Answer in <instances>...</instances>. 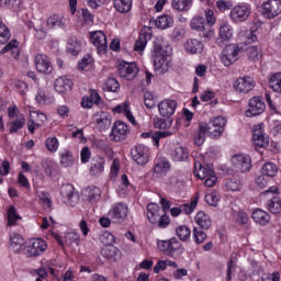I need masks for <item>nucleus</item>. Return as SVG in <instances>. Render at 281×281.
I'll return each mask as SVG.
<instances>
[{"instance_id": "nucleus-21", "label": "nucleus", "mask_w": 281, "mask_h": 281, "mask_svg": "<svg viewBox=\"0 0 281 281\" xmlns=\"http://www.w3.org/2000/svg\"><path fill=\"white\" fill-rule=\"evenodd\" d=\"M53 236L61 247H65V245H80V235L78 233H68L64 238L58 234H54Z\"/></svg>"}, {"instance_id": "nucleus-18", "label": "nucleus", "mask_w": 281, "mask_h": 281, "mask_svg": "<svg viewBox=\"0 0 281 281\" xmlns=\"http://www.w3.org/2000/svg\"><path fill=\"white\" fill-rule=\"evenodd\" d=\"M158 111L161 117H172V115H175V111H177V101L172 99L162 100L158 104Z\"/></svg>"}, {"instance_id": "nucleus-53", "label": "nucleus", "mask_w": 281, "mask_h": 281, "mask_svg": "<svg viewBox=\"0 0 281 281\" xmlns=\"http://www.w3.org/2000/svg\"><path fill=\"white\" fill-rule=\"evenodd\" d=\"M119 251L120 250L117 249V247L110 245V246H104L101 250V254L102 256H104V258H115Z\"/></svg>"}, {"instance_id": "nucleus-19", "label": "nucleus", "mask_w": 281, "mask_h": 281, "mask_svg": "<svg viewBox=\"0 0 281 281\" xmlns=\"http://www.w3.org/2000/svg\"><path fill=\"white\" fill-rule=\"evenodd\" d=\"M128 135V125L122 121H116L112 127L111 136L114 142H124Z\"/></svg>"}, {"instance_id": "nucleus-49", "label": "nucleus", "mask_w": 281, "mask_h": 281, "mask_svg": "<svg viewBox=\"0 0 281 281\" xmlns=\"http://www.w3.org/2000/svg\"><path fill=\"white\" fill-rule=\"evenodd\" d=\"M45 146L49 153H57L60 147V142H58L56 136L48 137L45 142Z\"/></svg>"}, {"instance_id": "nucleus-55", "label": "nucleus", "mask_w": 281, "mask_h": 281, "mask_svg": "<svg viewBox=\"0 0 281 281\" xmlns=\"http://www.w3.org/2000/svg\"><path fill=\"white\" fill-rule=\"evenodd\" d=\"M21 221L19 213H16V209L14 206L9 207L8 210V223L9 225H16V222Z\"/></svg>"}, {"instance_id": "nucleus-44", "label": "nucleus", "mask_w": 281, "mask_h": 281, "mask_svg": "<svg viewBox=\"0 0 281 281\" xmlns=\"http://www.w3.org/2000/svg\"><path fill=\"white\" fill-rule=\"evenodd\" d=\"M60 165L64 168H69L74 166V155L69 149H65L64 151L60 153Z\"/></svg>"}, {"instance_id": "nucleus-32", "label": "nucleus", "mask_w": 281, "mask_h": 281, "mask_svg": "<svg viewBox=\"0 0 281 281\" xmlns=\"http://www.w3.org/2000/svg\"><path fill=\"white\" fill-rule=\"evenodd\" d=\"M252 220L255 223H257V225H269L271 216L267 213V211L262 209H256L252 212Z\"/></svg>"}, {"instance_id": "nucleus-7", "label": "nucleus", "mask_w": 281, "mask_h": 281, "mask_svg": "<svg viewBox=\"0 0 281 281\" xmlns=\"http://www.w3.org/2000/svg\"><path fill=\"white\" fill-rule=\"evenodd\" d=\"M211 125H207L209 137L216 139L221 137L227 126V119L225 116H216L210 122Z\"/></svg>"}, {"instance_id": "nucleus-46", "label": "nucleus", "mask_w": 281, "mask_h": 281, "mask_svg": "<svg viewBox=\"0 0 281 281\" xmlns=\"http://www.w3.org/2000/svg\"><path fill=\"white\" fill-rule=\"evenodd\" d=\"M261 175L272 179V177H276V175H278V166H276V164L273 162H267L261 168Z\"/></svg>"}, {"instance_id": "nucleus-62", "label": "nucleus", "mask_w": 281, "mask_h": 281, "mask_svg": "<svg viewBox=\"0 0 281 281\" xmlns=\"http://www.w3.org/2000/svg\"><path fill=\"white\" fill-rule=\"evenodd\" d=\"M225 186H226L227 190H231L232 192H238V190H240V188H243V184L240 183V181H238L236 179L227 180Z\"/></svg>"}, {"instance_id": "nucleus-59", "label": "nucleus", "mask_w": 281, "mask_h": 281, "mask_svg": "<svg viewBox=\"0 0 281 281\" xmlns=\"http://www.w3.org/2000/svg\"><path fill=\"white\" fill-rule=\"evenodd\" d=\"M199 202L196 200H193L190 204L184 203L180 205L181 214L190 215L194 212V207H196V204Z\"/></svg>"}, {"instance_id": "nucleus-51", "label": "nucleus", "mask_w": 281, "mask_h": 281, "mask_svg": "<svg viewBox=\"0 0 281 281\" xmlns=\"http://www.w3.org/2000/svg\"><path fill=\"white\" fill-rule=\"evenodd\" d=\"M247 55L248 58L254 63H256V60H260V58L262 57V53L260 48H258V46H249L247 48Z\"/></svg>"}, {"instance_id": "nucleus-28", "label": "nucleus", "mask_w": 281, "mask_h": 281, "mask_svg": "<svg viewBox=\"0 0 281 281\" xmlns=\"http://www.w3.org/2000/svg\"><path fill=\"white\" fill-rule=\"evenodd\" d=\"M203 42L202 41H199L196 38H191V40H188L186 43H184V49H186V53L187 54H191V55H194V54H202L203 53Z\"/></svg>"}, {"instance_id": "nucleus-34", "label": "nucleus", "mask_w": 281, "mask_h": 281, "mask_svg": "<svg viewBox=\"0 0 281 281\" xmlns=\"http://www.w3.org/2000/svg\"><path fill=\"white\" fill-rule=\"evenodd\" d=\"M168 170H170V162L166 158H158L154 167L155 175H158V177H165Z\"/></svg>"}, {"instance_id": "nucleus-45", "label": "nucleus", "mask_w": 281, "mask_h": 281, "mask_svg": "<svg viewBox=\"0 0 281 281\" xmlns=\"http://www.w3.org/2000/svg\"><path fill=\"white\" fill-rule=\"evenodd\" d=\"M267 207L271 214H281V199L273 196L267 204Z\"/></svg>"}, {"instance_id": "nucleus-29", "label": "nucleus", "mask_w": 281, "mask_h": 281, "mask_svg": "<svg viewBox=\"0 0 281 281\" xmlns=\"http://www.w3.org/2000/svg\"><path fill=\"white\" fill-rule=\"evenodd\" d=\"M234 37V27L227 21L220 23V38L227 43Z\"/></svg>"}, {"instance_id": "nucleus-5", "label": "nucleus", "mask_w": 281, "mask_h": 281, "mask_svg": "<svg viewBox=\"0 0 281 281\" xmlns=\"http://www.w3.org/2000/svg\"><path fill=\"white\" fill-rule=\"evenodd\" d=\"M47 251V243L43 238H34L29 241L25 248V256L27 258H37V256H43Z\"/></svg>"}, {"instance_id": "nucleus-10", "label": "nucleus", "mask_w": 281, "mask_h": 281, "mask_svg": "<svg viewBox=\"0 0 281 281\" xmlns=\"http://www.w3.org/2000/svg\"><path fill=\"white\" fill-rule=\"evenodd\" d=\"M233 170L235 172H249L251 170V157L238 154L232 158Z\"/></svg>"}, {"instance_id": "nucleus-60", "label": "nucleus", "mask_w": 281, "mask_h": 281, "mask_svg": "<svg viewBox=\"0 0 281 281\" xmlns=\"http://www.w3.org/2000/svg\"><path fill=\"white\" fill-rule=\"evenodd\" d=\"M30 117H34L35 122L41 124V126L47 122V115L40 111L30 112Z\"/></svg>"}, {"instance_id": "nucleus-64", "label": "nucleus", "mask_w": 281, "mask_h": 281, "mask_svg": "<svg viewBox=\"0 0 281 281\" xmlns=\"http://www.w3.org/2000/svg\"><path fill=\"white\" fill-rule=\"evenodd\" d=\"M144 104L147 109H155V95L150 92H145L144 94Z\"/></svg>"}, {"instance_id": "nucleus-37", "label": "nucleus", "mask_w": 281, "mask_h": 281, "mask_svg": "<svg viewBox=\"0 0 281 281\" xmlns=\"http://www.w3.org/2000/svg\"><path fill=\"white\" fill-rule=\"evenodd\" d=\"M113 5L117 12L126 14V12H131V8H133V0H113Z\"/></svg>"}, {"instance_id": "nucleus-52", "label": "nucleus", "mask_w": 281, "mask_h": 281, "mask_svg": "<svg viewBox=\"0 0 281 281\" xmlns=\"http://www.w3.org/2000/svg\"><path fill=\"white\" fill-rule=\"evenodd\" d=\"M205 201L209 205L216 207V205H218V201H221V194H218L217 191H211L210 193H206Z\"/></svg>"}, {"instance_id": "nucleus-54", "label": "nucleus", "mask_w": 281, "mask_h": 281, "mask_svg": "<svg viewBox=\"0 0 281 281\" xmlns=\"http://www.w3.org/2000/svg\"><path fill=\"white\" fill-rule=\"evenodd\" d=\"M60 194L64 199L70 201V199H74V186L69 183L63 184L60 188Z\"/></svg>"}, {"instance_id": "nucleus-56", "label": "nucleus", "mask_w": 281, "mask_h": 281, "mask_svg": "<svg viewBox=\"0 0 281 281\" xmlns=\"http://www.w3.org/2000/svg\"><path fill=\"white\" fill-rule=\"evenodd\" d=\"M97 124L99 128H106L111 126V116L106 113L100 114V116L97 119Z\"/></svg>"}, {"instance_id": "nucleus-61", "label": "nucleus", "mask_w": 281, "mask_h": 281, "mask_svg": "<svg viewBox=\"0 0 281 281\" xmlns=\"http://www.w3.org/2000/svg\"><path fill=\"white\" fill-rule=\"evenodd\" d=\"M175 132L170 131H158L154 133V146H159V140L164 137H170Z\"/></svg>"}, {"instance_id": "nucleus-36", "label": "nucleus", "mask_w": 281, "mask_h": 281, "mask_svg": "<svg viewBox=\"0 0 281 281\" xmlns=\"http://www.w3.org/2000/svg\"><path fill=\"white\" fill-rule=\"evenodd\" d=\"M7 52H11V55L16 60L19 56H21V52L19 50V42L16 40H12L0 50V54L3 55L7 54Z\"/></svg>"}, {"instance_id": "nucleus-16", "label": "nucleus", "mask_w": 281, "mask_h": 281, "mask_svg": "<svg viewBox=\"0 0 281 281\" xmlns=\"http://www.w3.org/2000/svg\"><path fill=\"white\" fill-rule=\"evenodd\" d=\"M90 41L94 47L98 48L99 54H104L109 43L106 41V34L102 31H94L90 34Z\"/></svg>"}, {"instance_id": "nucleus-3", "label": "nucleus", "mask_w": 281, "mask_h": 281, "mask_svg": "<svg viewBox=\"0 0 281 281\" xmlns=\"http://www.w3.org/2000/svg\"><path fill=\"white\" fill-rule=\"evenodd\" d=\"M191 30L198 32L200 38L204 41H212L214 38V29L211 25H207L205 18L195 16L190 22Z\"/></svg>"}, {"instance_id": "nucleus-30", "label": "nucleus", "mask_w": 281, "mask_h": 281, "mask_svg": "<svg viewBox=\"0 0 281 281\" xmlns=\"http://www.w3.org/2000/svg\"><path fill=\"white\" fill-rule=\"evenodd\" d=\"M172 161H186L188 159V148L183 146L172 147L169 151Z\"/></svg>"}, {"instance_id": "nucleus-23", "label": "nucleus", "mask_w": 281, "mask_h": 281, "mask_svg": "<svg viewBox=\"0 0 281 281\" xmlns=\"http://www.w3.org/2000/svg\"><path fill=\"white\" fill-rule=\"evenodd\" d=\"M54 87L57 93H69L74 87V81L69 77L63 76L55 80Z\"/></svg>"}, {"instance_id": "nucleus-8", "label": "nucleus", "mask_w": 281, "mask_h": 281, "mask_svg": "<svg viewBox=\"0 0 281 281\" xmlns=\"http://www.w3.org/2000/svg\"><path fill=\"white\" fill-rule=\"evenodd\" d=\"M252 142L258 148H267V146H269V136L265 133V123L254 126Z\"/></svg>"}, {"instance_id": "nucleus-50", "label": "nucleus", "mask_w": 281, "mask_h": 281, "mask_svg": "<svg viewBox=\"0 0 281 281\" xmlns=\"http://www.w3.org/2000/svg\"><path fill=\"white\" fill-rule=\"evenodd\" d=\"M93 65V58L90 55L83 56V58L78 64V69L80 71H89Z\"/></svg>"}, {"instance_id": "nucleus-27", "label": "nucleus", "mask_w": 281, "mask_h": 281, "mask_svg": "<svg viewBox=\"0 0 281 281\" xmlns=\"http://www.w3.org/2000/svg\"><path fill=\"white\" fill-rule=\"evenodd\" d=\"M150 23L156 25L158 30H168V27H172V25H175V19L171 15L164 14L151 20Z\"/></svg>"}, {"instance_id": "nucleus-24", "label": "nucleus", "mask_w": 281, "mask_h": 281, "mask_svg": "<svg viewBox=\"0 0 281 281\" xmlns=\"http://www.w3.org/2000/svg\"><path fill=\"white\" fill-rule=\"evenodd\" d=\"M106 164V159L102 156H95L92 158L90 164V175L91 177H100L102 172H104V166Z\"/></svg>"}, {"instance_id": "nucleus-15", "label": "nucleus", "mask_w": 281, "mask_h": 281, "mask_svg": "<svg viewBox=\"0 0 281 281\" xmlns=\"http://www.w3.org/2000/svg\"><path fill=\"white\" fill-rule=\"evenodd\" d=\"M35 67L40 74L48 75L54 71V65L52 64V59H49L45 54H37L35 56Z\"/></svg>"}, {"instance_id": "nucleus-6", "label": "nucleus", "mask_w": 281, "mask_h": 281, "mask_svg": "<svg viewBox=\"0 0 281 281\" xmlns=\"http://www.w3.org/2000/svg\"><path fill=\"white\" fill-rule=\"evenodd\" d=\"M251 14V9L247 4H237L231 9L229 19L233 23H245Z\"/></svg>"}, {"instance_id": "nucleus-1", "label": "nucleus", "mask_w": 281, "mask_h": 281, "mask_svg": "<svg viewBox=\"0 0 281 281\" xmlns=\"http://www.w3.org/2000/svg\"><path fill=\"white\" fill-rule=\"evenodd\" d=\"M194 175L201 181H204L205 188H212L216 186V181H218V177H216V172L210 166H203L201 162L195 161L194 164Z\"/></svg>"}, {"instance_id": "nucleus-33", "label": "nucleus", "mask_w": 281, "mask_h": 281, "mask_svg": "<svg viewBox=\"0 0 281 281\" xmlns=\"http://www.w3.org/2000/svg\"><path fill=\"white\" fill-rule=\"evenodd\" d=\"M194 221L201 229H210V227H212V218L203 211L196 213Z\"/></svg>"}, {"instance_id": "nucleus-4", "label": "nucleus", "mask_w": 281, "mask_h": 281, "mask_svg": "<svg viewBox=\"0 0 281 281\" xmlns=\"http://www.w3.org/2000/svg\"><path fill=\"white\" fill-rule=\"evenodd\" d=\"M108 216L112 223H124V220L128 217V205L122 202L113 204Z\"/></svg>"}, {"instance_id": "nucleus-47", "label": "nucleus", "mask_w": 281, "mask_h": 281, "mask_svg": "<svg viewBox=\"0 0 281 281\" xmlns=\"http://www.w3.org/2000/svg\"><path fill=\"white\" fill-rule=\"evenodd\" d=\"M42 167L44 169V172L46 177H54L57 172L56 170V164H54L52 160L46 159L42 162Z\"/></svg>"}, {"instance_id": "nucleus-17", "label": "nucleus", "mask_w": 281, "mask_h": 281, "mask_svg": "<svg viewBox=\"0 0 281 281\" xmlns=\"http://www.w3.org/2000/svg\"><path fill=\"white\" fill-rule=\"evenodd\" d=\"M150 38H153V29H150L149 26H144L140 30V35L139 38L136 41L135 45H134V49L135 52H144V49H146V45L148 43V41H150Z\"/></svg>"}, {"instance_id": "nucleus-20", "label": "nucleus", "mask_w": 281, "mask_h": 281, "mask_svg": "<svg viewBox=\"0 0 281 281\" xmlns=\"http://www.w3.org/2000/svg\"><path fill=\"white\" fill-rule=\"evenodd\" d=\"M254 86H255V82H254V79H251V77L238 78L234 82V89L238 91V93H249V91L254 89Z\"/></svg>"}, {"instance_id": "nucleus-43", "label": "nucleus", "mask_w": 281, "mask_h": 281, "mask_svg": "<svg viewBox=\"0 0 281 281\" xmlns=\"http://www.w3.org/2000/svg\"><path fill=\"white\" fill-rule=\"evenodd\" d=\"M83 194L88 201L93 202L97 199H100L102 191L98 187H89L83 191Z\"/></svg>"}, {"instance_id": "nucleus-58", "label": "nucleus", "mask_w": 281, "mask_h": 281, "mask_svg": "<svg viewBox=\"0 0 281 281\" xmlns=\"http://www.w3.org/2000/svg\"><path fill=\"white\" fill-rule=\"evenodd\" d=\"M100 240L101 243L104 244V247H109L111 245L115 244V236L109 232H104L101 236H100Z\"/></svg>"}, {"instance_id": "nucleus-57", "label": "nucleus", "mask_w": 281, "mask_h": 281, "mask_svg": "<svg viewBox=\"0 0 281 281\" xmlns=\"http://www.w3.org/2000/svg\"><path fill=\"white\" fill-rule=\"evenodd\" d=\"M193 238L198 245H202V243H205V238H207V235L205 234V232L201 231V228L194 227Z\"/></svg>"}, {"instance_id": "nucleus-26", "label": "nucleus", "mask_w": 281, "mask_h": 281, "mask_svg": "<svg viewBox=\"0 0 281 281\" xmlns=\"http://www.w3.org/2000/svg\"><path fill=\"white\" fill-rule=\"evenodd\" d=\"M10 249L13 254H21L25 251V239L19 234H13L10 238Z\"/></svg>"}, {"instance_id": "nucleus-11", "label": "nucleus", "mask_w": 281, "mask_h": 281, "mask_svg": "<svg viewBox=\"0 0 281 281\" xmlns=\"http://www.w3.org/2000/svg\"><path fill=\"white\" fill-rule=\"evenodd\" d=\"M132 158L138 166H146L150 158V149L146 145H137L132 150Z\"/></svg>"}, {"instance_id": "nucleus-41", "label": "nucleus", "mask_w": 281, "mask_h": 281, "mask_svg": "<svg viewBox=\"0 0 281 281\" xmlns=\"http://www.w3.org/2000/svg\"><path fill=\"white\" fill-rule=\"evenodd\" d=\"M171 7L179 12H188L192 7V0H172Z\"/></svg>"}, {"instance_id": "nucleus-12", "label": "nucleus", "mask_w": 281, "mask_h": 281, "mask_svg": "<svg viewBox=\"0 0 281 281\" xmlns=\"http://www.w3.org/2000/svg\"><path fill=\"white\" fill-rule=\"evenodd\" d=\"M117 69L121 78H124L125 80H135L139 71V69L137 68V64L126 61H122L119 65Z\"/></svg>"}, {"instance_id": "nucleus-38", "label": "nucleus", "mask_w": 281, "mask_h": 281, "mask_svg": "<svg viewBox=\"0 0 281 281\" xmlns=\"http://www.w3.org/2000/svg\"><path fill=\"white\" fill-rule=\"evenodd\" d=\"M205 133H209L207 123L202 122L199 125V131L194 135V144L196 146H203L205 142Z\"/></svg>"}, {"instance_id": "nucleus-35", "label": "nucleus", "mask_w": 281, "mask_h": 281, "mask_svg": "<svg viewBox=\"0 0 281 281\" xmlns=\"http://www.w3.org/2000/svg\"><path fill=\"white\" fill-rule=\"evenodd\" d=\"M147 218L149 223H157L159 218H161V214H159V205L155 203H149L147 205Z\"/></svg>"}, {"instance_id": "nucleus-22", "label": "nucleus", "mask_w": 281, "mask_h": 281, "mask_svg": "<svg viewBox=\"0 0 281 281\" xmlns=\"http://www.w3.org/2000/svg\"><path fill=\"white\" fill-rule=\"evenodd\" d=\"M158 249L165 254H175V251L181 249V243L177 238H171L169 240L158 241Z\"/></svg>"}, {"instance_id": "nucleus-31", "label": "nucleus", "mask_w": 281, "mask_h": 281, "mask_svg": "<svg viewBox=\"0 0 281 281\" xmlns=\"http://www.w3.org/2000/svg\"><path fill=\"white\" fill-rule=\"evenodd\" d=\"M47 25L53 30H58L67 25V19L63 14H53L47 19Z\"/></svg>"}, {"instance_id": "nucleus-42", "label": "nucleus", "mask_w": 281, "mask_h": 281, "mask_svg": "<svg viewBox=\"0 0 281 281\" xmlns=\"http://www.w3.org/2000/svg\"><path fill=\"white\" fill-rule=\"evenodd\" d=\"M269 87L274 93H281V72H276L269 78Z\"/></svg>"}, {"instance_id": "nucleus-25", "label": "nucleus", "mask_w": 281, "mask_h": 281, "mask_svg": "<svg viewBox=\"0 0 281 281\" xmlns=\"http://www.w3.org/2000/svg\"><path fill=\"white\" fill-rule=\"evenodd\" d=\"M112 111L113 113H123L131 124L137 126V121H135V116H133V112H131V103L128 101L116 105Z\"/></svg>"}, {"instance_id": "nucleus-13", "label": "nucleus", "mask_w": 281, "mask_h": 281, "mask_svg": "<svg viewBox=\"0 0 281 281\" xmlns=\"http://www.w3.org/2000/svg\"><path fill=\"white\" fill-rule=\"evenodd\" d=\"M262 14L266 19H276L281 14V0H268L262 4Z\"/></svg>"}, {"instance_id": "nucleus-9", "label": "nucleus", "mask_w": 281, "mask_h": 281, "mask_svg": "<svg viewBox=\"0 0 281 281\" xmlns=\"http://www.w3.org/2000/svg\"><path fill=\"white\" fill-rule=\"evenodd\" d=\"M238 54H240V47L236 44H229L222 52L221 60L225 67H229L233 63L238 60Z\"/></svg>"}, {"instance_id": "nucleus-2", "label": "nucleus", "mask_w": 281, "mask_h": 281, "mask_svg": "<svg viewBox=\"0 0 281 281\" xmlns=\"http://www.w3.org/2000/svg\"><path fill=\"white\" fill-rule=\"evenodd\" d=\"M153 58L154 67L158 74H166V71L170 69L172 57H170V55H168V53L160 46L155 47Z\"/></svg>"}, {"instance_id": "nucleus-40", "label": "nucleus", "mask_w": 281, "mask_h": 281, "mask_svg": "<svg viewBox=\"0 0 281 281\" xmlns=\"http://www.w3.org/2000/svg\"><path fill=\"white\" fill-rule=\"evenodd\" d=\"M82 50V44L78 41V38L72 37L68 41L67 52L72 56H78Z\"/></svg>"}, {"instance_id": "nucleus-14", "label": "nucleus", "mask_w": 281, "mask_h": 281, "mask_svg": "<svg viewBox=\"0 0 281 281\" xmlns=\"http://www.w3.org/2000/svg\"><path fill=\"white\" fill-rule=\"evenodd\" d=\"M265 109H267V105L265 104V101H262V98L254 97L249 100V108L245 112L246 117H256V115H261V113H265Z\"/></svg>"}, {"instance_id": "nucleus-39", "label": "nucleus", "mask_w": 281, "mask_h": 281, "mask_svg": "<svg viewBox=\"0 0 281 281\" xmlns=\"http://www.w3.org/2000/svg\"><path fill=\"white\" fill-rule=\"evenodd\" d=\"M9 133H18L25 126V115L20 114L15 120L13 119L11 122H9Z\"/></svg>"}, {"instance_id": "nucleus-63", "label": "nucleus", "mask_w": 281, "mask_h": 281, "mask_svg": "<svg viewBox=\"0 0 281 281\" xmlns=\"http://www.w3.org/2000/svg\"><path fill=\"white\" fill-rule=\"evenodd\" d=\"M269 181H271V178L261 173L260 176H258L256 178L255 183H256V186H258V188H260L262 190V189L267 188V186H269Z\"/></svg>"}, {"instance_id": "nucleus-48", "label": "nucleus", "mask_w": 281, "mask_h": 281, "mask_svg": "<svg viewBox=\"0 0 281 281\" xmlns=\"http://www.w3.org/2000/svg\"><path fill=\"white\" fill-rule=\"evenodd\" d=\"M176 234L178 238H180V240L187 241V240H190V236L192 232L188 226L181 225L176 228Z\"/></svg>"}]
</instances>
